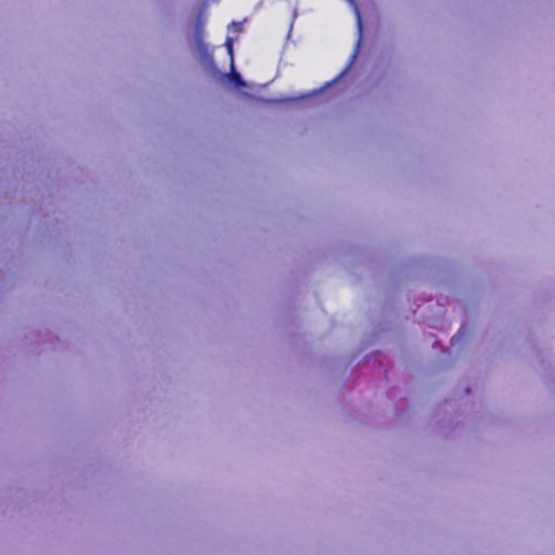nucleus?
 <instances>
[{
    "mask_svg": "<svg viewBox=\"0 0 555 555\" xmlns=\"http://www.w3.org/2000/svg\"><path fill=\"white\" fill-rule=\"evenodd\" d=\"M225 44H227V49H228V52H229L231 59H233V42H232V39L228 38L227 41H225Z\"/></svg>",
    "mask_w": 555,
    "mask_h": 555,
    "instance_id": "obj_1",
    "label": "nucleus"
},
{
    "mask_svg": "<svg viewBox=\"0 0 555 555\" xmlns=\"http://www.w3.org/2000/svg\"><path fill=\"white\" fill-rule=\"evenodd\" d=\"M232 77H233V80L235 81V83L243 85L242 78L237 73H233Z\"/></svg>",
    "mask_w": 555,
    "mask_h": 555,
    "instance_id": "obj_2",
    "label": "nucleus"
}]
</instances>
